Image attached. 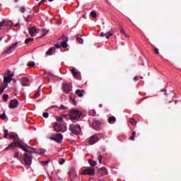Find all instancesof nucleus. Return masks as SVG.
<instances>
[{"label": "nucleus", "instance_id": "4", "mask_svg": "<svg viewBox=\"0 0 181 181\" xmlns=\"http://www.w3.org/2000/svg\"><path fill=\"white\" fill-rule=\"evenodd\" d=\"M69 130L74 135H79L80 132H81V127L78 124H71L69 126Z\"/></svg>", "mask_w": 181, "mask_h": 181}, {"label": "nucleus", "instance_id": "32", "mask_svg": "<svg viewBox=\"0 0 181 181\" xmlns=\"http://www.w3.org/2000/svg\"><path fill=\"white\" fill-rule=\"evenodd\" d=\"M129 122L132 124V125H136V120H135L134 118H130Z\"/></svg>", "mask_w": 181, "mask_h": 181}, {"label": "nucleus", "instance_id": "63", "mask_svg": "<svg viewBox=\"0 0 181 181\" xmlns=\"http://www.w3.org/2000/svg\"><path fill=\"white\" fill-rule=\"evenodd\" d=\"M99 181H104V180H100Z\"/></svg>", "mask_w": 181, "mask_h": 181}, {"label": "nucleus", "instance_id": "49", "mask_svg": "<svg viewBox=\"0 0 181 181\" xmlns=\"http://www.w3.org/2000/svg\"><path fill=\"white\" fill-rule=\"evenodd\" d=\"M56 25H62V21L61 20L57 21Z\"/></svg>", "mask_w": 181, "mask_h": 181}, {"label": "nucleus", "instance_id": "5", "mask_svg": "<svg viewBox=\"0 0 181 181\" xmlns=\"http://www.w3.org/2000/svg\"><path fill=\"white\" fill-rule=\"evenodd\" d=\"M54 130L55 132H66V131H67V128L64 126V124L56 123L54 125Z\"/></svg>", "mask_w": 181, "mask_h": 181}, {"label": "nucleus", "instance_id": "12", "mask_svg": "<svg viewBox=\"0 0 181 181\" xmlns=\"http://www.w3.org/2000/svg\"><path fill=\"white\" fill-rule=\"evenodd\" d=\"M100 141V139L98 138V135H93L90 137L88 139L89 145H94V144H97Z\"/></svg>", "mask_w": 181, "mask_h": 181}, {"label": "nucleus", "instance_id": "35", "mask_svg": "<svg viewBox=\"0 0 181 181\" xmlns=\"http://www.w3.org/2000/svg\"><path fill=\"white\" fill-rule=\"evenodd\" d=\"M35 62H30L28 63V67H35Z\"/></svg>", "mask_w": 181, "mask_h": 181}, {"label": "nucleus", "instance_id": "47", "mask_svg": "<svg viewBox=\"0 0 181 181\" xmlns=\"http://www.w3.org/2000/svg\"><path fill=\"white\" fill-rule=\"evenodd\" d=\"M25 11V7H21V8H20V12H21V13H24Z\"/></svg>", "mask_w": 181, "mask_h": 181}, {"label": "nucleus", "instance_id": "11", "mask_svg": "<svg viewBox=\"0 0 181 181\" xmlns=\"http://www.w3.org/2000/svg\"><path fill=\"white\" fill-rule=\"evenodd\" d=\"M69 177L70 180L73 181L77 178V173L74 168L69 169Z\"/></svg>", "mask_w": 181, "mask_h": 181}, {"label": "nucleus", "instance_id": "22", "mask_svg": "<svg viewBox=\"0 0 181 181\" xmlns=\"http://www.w3.org/2000/svg\"><path fill=\"white\" fill-rule=\"evenodd\" d=\"M55 50H56L55 47H51L47 50L45 54H47V56H52V54H53V52H54Z\"/></svg>", "mask_w": 181, "mask_h": 181}, {"label": "nucleus", "instance_id": "37", "mask_svg": "<svg viewBox=\"0 0 181 181\" xmlns=\"http://www.w3.org/2000/svg\"><path fill=\"white\" fill-rule=\"evenodd\" d=\"M64 162H66V159H64V158H60L59 160V165H64Z\"/></svg>", "mask_w": 181, "mask_h": 181}, {"label": "nucleus", "instance_id": "42", "mask_svg": "<svg viewBox=\"0 0 181 181\" xmlns=\"http://www.w3.org/2000/svg\"><path fill=\"white\" fill-rule=\"evenodd\" d=\"M99 163H103V156L100 155L98 158Z\"/></svg>", "mask_w": 181, "mask_h": 181}, {"label": "nucleus", "instance_id": "60", "mask_svg": "<svg viewBox=\"0 0 181 181\" xmlns=\"http://www.w3.org/2000/svg\"><path fill=\"white\" fill-rule=\"evenodd\" d=\"M49 1V2H53V1H54V0H48Z\"/></svg>", "mask_w": 181, "mask_h": 181}, {"label": "nucleus", "instance_id": "14", "mask_svg": "<svg viewBox=\"0 0 181 181\" xmlns=\"http://www.w3.org/2000/svg\"><path fill=\"white\" fill-rule=\"evenodd\" d=\"M18 105H19V102H18V100L14 99L11 100L9 104V108H11L12 110L17 108Z\"/></svg>", "mask_w": 181, "mask_h": 181}, {"label": "nucleus", "instance_id": "28", "mask_svg": "<svg viewBox=\"0 0 181 181\" xmlns=\"http://www.w3.org/2000/svg\"><path fill=\"white\" fill-rule=\"evenodd\" d=\"M89 115H91L92 117H95L97 112L94 110H91L88 112Z\"/></svg>", "mask_w": 181, "mask_h": 181}, {"label": "nucleus", "instance_id": "52", "mask_svg": "<svg viewBox=\"0 0 181 181\" xmlns=\"http://www.w3.org/2000/svg\"><path fill=\"white\" fill-rule=\"evenodd\" d=\"M55 47L57 49H60L62 47V45H59V44L55 45Z\"/></svg>", "mask_w": 181, "mask_h": 181}, {"label": "nucleus", "instance_id": "3", "mask_svg": "<svg viewBox=\"0 0 181 181\" xmlns=\"http://www.w3.org/2000/svg\"><path fill=\"white\" fill-rule=\"evenodd\" d=\"M13 76V74H11V71L8 70L6 72V75L4 76V83L6 87H8V84H9L10 81H12V77Z\"/></svg>", "mask_w": 181, "mask_h": 181}, {"label": "nucleus", "instance_id": "50", "mask_svg": "<svg viewBox=\"0 0 181 181\" xmlns=\"http://www.w3.org/2000/svg\"><path fill=\"white\" fill-rule=\"evenodd\" d=\"M134 81H138L139 80V76H135L134 78Z\"/></svg>", "mask_w": 181, "mask_h": 181}, {"label": "nucleus", "instance_id": "43", "mask_svg": "<svg viewBox=\"0 0 181 181\" xmlns=\"http://www.w3.org/2000/svg\"><path fill=\"white\" fill-rule=\"evenodd\" d=\"M8 88V86L4 85L2 88H0V91L1 93H4V91H5V88Z\"/></svg>", "mask_w": 181, "mask_h": 181}, {"label": "nucleus", "instance_id": "15", "mask_svg": "<svg viewBox=\"0 0 181 181\" xmlns=\"http://www.w3.org/2000/svg\"><path fill=\"white\" fill-rule=\"evenodd\" d=\"M21 85L23 87H28L29 86V78L24 76L21 78Z\"/></svg>", "mask_w": 181, "mask_h": 181}, {"label": "nucleus", "instance_id": "51", "mask_svg": "<svg viewBox=\"0 0 181 181\" xmlns=\"http://www.w3.org/2000/svg\"><path fill=\"white\" fill-rule=\"evenodd\" d=\"M35 95V97H39V95H40V91L38 90Z\"/></svg>", "mask_w": 181, "mask_h": 181}, {"label": "nucleus", "instance_id": "24", "mask_svg": "<svg viewBox=\"0 0 181 181\" xmlns=\"http://www.w3.org/2000/svg\"><path fill=\"white\" fill-rule=\"evenodd\" d=\"M83 93H84V91H83V90H80V89H77V90H76V94L77 95H78V97H83V96L84 95V94H83Z\"/></svg>", "mask_w": 181, "mask_h": 181}, {"label": "nucleus", "instance_id": "38", "mask_svg": "<svg viewBox=\"0 0 181 181\" xmlns=\"http://www.w3.org/2000/svg\"><path fill=\"white\" fill-rule=\"evenodd\" d=\"M14 158H16V159H21V157L19 156V152L16 151L14 153Z\"/></svg>", "mask_w": 181, "mask_h": 181}, {"label": "nucleus", "instance_id": "62", "mask_svg": "<svg viewBox=\"0 0 181 181\" xmlns=\"http://www.w3.org/2000/svg\"><path fill=\"white\" fill-rule=\"evenodd\" d=\"M1 40H2V37H0V42H1Z\"/></svg>", "mask_w": 181, "mask_h": 181}, {"label": "nucleus", "instance_id": "30", "mask_svg": "<svg viewBox=\"0 0 181 181\" xmlns=\"http://www.w3.org/2000/svg\"><path fill=\"white\" fill-rule=\"evenodd\" d=\"M88 163L90 165V166H95V165H97V162L93 160H89Z\"/></svg>", "mask_w": 181, "mask_h": 181}, {"label": "nucleus", "instance_id": "56", "mask_svg": "<svg viewBox=\"0 0 181 181\" xmlns=\"http://www.w3.org/2000/svg\"><path fill=\"white\" fill-rule=\"evenodd\" d=\"M61 108H62V110H67V107H64L63 105H61Z\"/></svg>", "mask_w": 181, "mask_h": 181}, {"label": "nucleus", "instance_id": "6", "mask_svg": "<svg viewBox=\"0 0 181 181\" xmlns=\"http://www.w3.org/2000/svg\"><path fill=\"white\" fill-rule=\"evenodd\" d=\"M32 159H33L32 156H30L28 153H24L23 162L25 166H30L32 165Z\"/></svg>", "mask_w": 181, "mask_h": 181}, {"label": "nucleus", "instance_id": "40", "mask_svg": "<svg viewBox=\"0 0 181 181\" xmlns=\"http://www.w3.org/2000/svg\"><path fill=\"white\" fill-rule=\"evenodd\" d=\"M57 121L58 122H61V121H63V116L61 115V116L57 117Z\"/></svg>", "mask_w": 181, "mask_h": 181}, {"label": "nucleus", "instance_id": "8", "mask_svg": "<svg viewBox=\"0 0 181 181\" xmlns=\"http://www.w3.org/2000/svg\"><path fill=\"white\" fill-rule=\"evenodd\" d=\"M49 139L55 141V142H57V144H62V142H63V135L60 134H55L52 135V137H49Z\"/></svg>", "mask_w": 181, "mask_h": 181}, {"label": "nucleus", "instance_id": "34", "mask_svg": "<svg viewBox=\"0 0 181 181\" xmlns=\"http://www.w3.org/2000/svg\"><path fill=\"white\" fill-rule=\"evenodd\" d=\"M90 16L93 19H95V18H97V13L95 11H92L90 13Z\"/></svg>", "mask_w": 181, "mask_h": 181}, {"label": "nucleus", "instance_id": "9", "mask_svg": "<svg viewBox=\"0 0 181 181\" xmlns=\"http://www.w3.org/2000/svg\"><path fill=\"white\" fill-rule=\"evenodd\" d=\"M81 175H88L89 176H94L95 175V170L91 168H88L83 170Z\"/></svg>", "mask_w": 181, "mask_h": 181}, {"label": "nucleus", "instance_id": "36", "mask_svg": "<svg viewBox=\"0 0 181 181\" xmlns=\"http://www.w3.org/2000/svg\"><path fill=\"white\" fill-rule=\"evenodd\" d=\"M0 118L1 119H6V114L5 113V112H4V113L0 115Z\"/></svg>", "mask_w": 181, "mask_h": 181}, {"label": "nucleus", "instance_id": "61", "mask_svg": "<svg viewBox=\"0 0 181 181\" xmlns=\"http://www.w3.org/2000/svg\"><path fill=\"white\" fill-rule=\"evenodd\" d=\"M139 78L143 79L144 78L142 76H139Z\"/></svg>", "mask_w": 181, "mask_h": 181}, {"label": "nucleus", "instance_id": "16", "mask_svg": "<svg viewBox=\"0 0 181 181\" xmlns=\"http://www.w3.org/2000/svg\"><path fill=\"white\" fill-rule=\"evenodd\" d=\"M69 42V37L62 36V42L61 44V46L64 47V49H66L67 47V42Z\"/></svg>", "mask_w": 181, "mask_h": 181}, {"label": "nucleus", "instance_id": "25", "mask_svg": "<svg viewBox=\"0 0 181 181\" xmlns=\"http://www.w3.org/2000/svg\"><path fill=\"white\" fill-rule=\"evenodd\" d=\"M115 121H117V119L114 116H112L108 118L109 124H114V122H115Z\"/></svg>", "mask_w": 181, "mask_h": 181}, {"label": "nucleus", "instance_id": "13", "mask_svg": "<svg viewBox=\"0 0 181 181\" xmlns=\"http://www.w3.org/2000/svg\"><path fill=\"white\" fill-rule=\"evenodd\" d=\"M93 128L95 131L101 130V122L100 120H94L93 122Z\"/></svg>", "mask_w": 181, "mask_h": 181}, {"label": "nucleus", "instance_id": "17", "mask_svg": "<svg viewBox=\"0 0 181 181\" xmlns=\"http://www.w3.org/2000/svg\"><path fill=\"white\" fill-rule=\"evenodd\" d=\"M72 87L73 86L71 85L64 84L63 86L64 93H66L67 94H69V93H70V91H71Z\"/></svg>", "mask_w": 181, "mask_h": 181}, {"label": "nucleus", "instance_id": "1", "mask_svg": "<svg viewBox=\"0 0 181 181\" xmlns=\"http://www.w3.org/2000/svg\"><path fill=\"white\" fill-rule=\"evenodd\" d=\"M13 142L16 147L21 148V149L24 151V152H28V153H35V148L28 146L27 144H23L19 141H15V140Z\"/></svg>", "mask_w": 181, "mask_h": 181}, {"label": "nucleus", "instance_id": "33", "mask_svg": "<svg viewBox=\"0 0 181 181\" xmlns=\"http://www.w3.org/2000/svg\"><path fill=\"white\" fill-rule=\"evenodd\" d=\"M33 40H35V39H33V38H27L25 40V45H28V43H30V42H33Z\"/></svg>", "mask_w": 181, "mask_h": 181}, {"label": "nucleus", "instance_id": "27", "mask_svg": "<svg viewBox=\"0 0 181 181\" xmlns=\"http://www.w3.org/2000/svg\"><path fill=\"white\" fill-rule=\"evenodd\" d=\"M35 153H37V155H40V156H42V155H43L44 153H46V150L41 149L39 151L35 152Z\"/></svg>", "mask_w": 181, "mask_h": 181}, {"label": "nucleus", "instance_id": "23", "mask_svg": "<svg viewBox=\"0 0 181 181\" xmlns=\"http://www.w3.org/2000/svg\"><path fill=\"white\" fill-rule=\"evenodd\" d=\"M28 32L30 35V36H35V33H36V28L32 27L28 30Z\"/></svg>", "mask_w": 181, "mask_h": 181}, {"label": "nucleus", "instance_id": "54", "mask_svg": "<svg viewBox=\"0 0 181 181\" xmlns=\"http://www.w3.org/2000/svg\"><path fill=\"white\" fill-rule=\"evenodd\" d=\"M18 25H19V22H18V23H16V24L11 23V26H18Z\"/></svg>", "mask_w": 181, "mask_h": 181}, {"label": "nucleus", "instance_id": "10", "mask_svg": "<svg viewBox=\"0 0 181 181\" xmlns=\"http://www.w3.org/2000/svg\"><path fill=\"white\" fill-rule=\"evenodd\" d=\"M8 136L10 139H13L14 141H16V139H18L17 134H15V133L8 134V129H4V138H8Z\"/></svg>", "mask_w": 181, "mask_h": 181}, {"label": "nucleus", "instance_id": "48", "mask_svg": "<svg viewBox=\"0 0 181 181\" xmlns=\"http://www.w3.org/2000/svg\"><path fill=\"white\" fill-rule=\"evenodd\" d=\"M154 52L156 54H159V49H158V48H155Z\"/></svg>", "mask_w": 181, "mask_h": 181}, {"label": "nucleus", "instance_id": "20", "mask_svg": "<svg viewBox=\"0 0 181 181\" xmlns=\"http://www.w3.org/2000/svg\"><path fill=\"white\" fill-rule=\"evenodd\" d=\"M98 172L102 176H105V175H108V170H106L105 168H101L98 170Z\"/></svg>", "mask_w": 181, "mask_h": 181}, {"label": "nucleus", "instance_id": "29", "mask_svg": "<svg viewBox=\"0 0 181 181\" xmlns=\"http://www.w3.org/2000/svg\"><path fill=\"white\" fill-rule=\"evenodd\" d=\"M135 135H136V132H132V136H130V141H135Z\"/></svg>", "mask_w": 181, "mask_h": 181}, {"label": "nucleus", "instance_id": "21", "mask_svg": "<svg viewBox=\"0 0 181 181\" xmlns=\"http://www.w3.org/2000/svg\"><path fill=\"white\" fill-rule=\"evenodd\" d=\"M9 23V21H4L2 22H0V30H2V29H5L6 26H8Z\"/></svg>", "mask_w": 181, "mask_h": 181}, {"label": "nucleus", "instance_id": "45", "mask_svg": "<svg viewBox=\"0 0 181 181\" xmlns=\"http://www.w3.org/2000/svg\"><path fill=\"white\" fill-rule=\"evenodd\" d=\"M41 164L42 166H46V165H49V161H42Z\"/></svg>", "mask_w": 181, "mask_h": 181}, {"label": "nucleus", "instance_id": "26", "mask_svg": "<svg viewBox=\"0 0 181 181\" xmlns=\"http://www.w3.org/2000/svg\"><path fill=\"white\" fill-rule=\"evenodd\" d=\"M15 143L13 141L11 144L8 145V147H6L5 151H9V149H12V148H15Z\"/></svg>", "mask_w": 181, "mask_h": 181}, {"label": "nucleus", "instance_id": "2", "mask_svg": "<svg viewBox=\"0 0 181 181\" xmlns=\"http://www.w3.org/2000/svg\"><path fill=\"white\" fill-rule=\"evenodd\" d=\"M83 115L81 111L77 109H72L69 113V118L71 121H76V119H80V117Z\"/></svg>", "mask_w": 181, "mask_h": 181}, {"label": "nucleus", "instance_id": "7", "mask_svg": "<svg viewBox=\"0 0 181 181\" xmlns=\"http://www.w3.org/2000/svg\"><path fill=\"white\" fill-rule=\"evenodd\" d=\"M16 47H18V42L12 44L11 46L6 47L4 51V53L5 54H11V53L15 52V49H16Z\"/></svg>", "mask_w": 181, "mask_h": 181}, {"label": "nucleus", "instance_id": "31", "mask_svg": "<svg viewBox=\"0 0 181 181\" xmlns=\"http://www.w3.org/2000/svg\"><path fill=\"white\" fill-rule=\"evenodd\" d=\"M76 42L80 43V45H83V43H84V40L81 37H76Z\"/></svg>", "mask_w": 181, "mask_h": 181}, {"label": "nucleus", "instance_id": "46", "mask_svg": "<svg viewBox=\"0 0 181 181\" xmlns=\"http://www.w3.org/2000/svg\"><path fill=\"white\" fill-rule=\"evenodd\" d=\"M47 0H41L40 1V3L38 4L37 8H39L40 6V5H42V4H45V2H46Z\"/></svg>", "mask_w": 181, "mask_h": 181}, {"label": "nucleus", "instance_id": "39", "mask_svg": "<svg viewBox=\"0 0 181 181\" xmlns=\"http://www.w3.org/2000/svg\"><path fill=\"white\" fill-rule=\"evenodd\" d=\"M47 30L46 29H42V36H45V35H47Z\"/></svg>", "mask_w": 181, "mask_h": 181}, {"label": "nucleus", "instance_id": "59", "mask_svg": "<svg viewBox=\"0 0 181 181\" xmlns=\"http://www.w3.org/2000/svg\"><path fill=\"white\" fill-rule=\"evenodd\" d=\"M100 108H103V105H99Z\"/></svg>", "mask_w": 181, "mask_h": 181}, {"label": "nucleus", "instance_id": "44", "mask_svg": "<svg viewBox=\"0 0 181 181\" xmlns=\"http://www.w3.org/2000/svg\"><path fill=\"white\" fill-rule=\"evenodd\" d=\"M42 117H44V118H49V113L48 112H44L42 115Z\"/></svg>", "mask_w": 181, "mask_h": 181}, {"label": "nucleus", "instance_id": "18", "mask_svg": "<svg viewBox=\"0 0 181 181\" xmlns=\"http://www.w3.org/2000/svg\"><path fill=\"white\" fill-rule=\"evenodd\" d=\"M71 71L74 78H78V76H80V72H78V71L76 68H73L72 69H71Z\"/></svg>", "mask_w": 181, "mask_h": 181}, {"label": "nucleus", "instance_id": "64", "mask_svg": "<svg viewBox=\"0 0 181 181\" xmlns=\"http://www.w3.org/2000/svg\"><path fill=\"white\" fill-rule=\"evenodd\" d=\"M2 94L1 91L0 90V95Z\"/></svg>", "mask_w": 181, "mask_h": 181}, {"label": "nucleus", "instance_id": "55", "mask_svg": "<svg viewBox=\"0 0 181 181\" xmlns=\"http://www.w3.org/2000/svg\"><path fill=\"white\" fill-rule=\"evenodd\" d=\"M120 33H122V35H124L125 33V30H124V29H121Z\"/></svg>", "mask_w": 181, "mask_h": 181}, {"label": "nucleus", "instance_id": "58", "mask_svg": "<svg viewBox=\"0 0 181 181\" xmlns=\"http://www.w3.org/2000/svg\"><path fill=\"white\" fill-rule=\"evenodd\" d=\"M72 101H74V105H76V100L74 99H72Z\"/></svg>", "mask_w": 181, "mask_h": 181}, {"label": "nucleus", "instance_id": "19", "mask_svg": "<svg viewBox=\"0 0 181 181\" xmlns=\"http://www.w3.org/2000/svg\"><path fill=\"white\" fill-rule=\"evenodd\" d=\"M113 33H110V32H107V33H100V36L101 37H106V39H110V37L113 36Z\"/></svg>", "mask_w": 181, "mask_h": 181}, {"label": "nucleus", "instance_id": "41", "mask_svg": "<svg viewBox=\"0 0 181 181\" xmlns=\"http://www.w3.org/2000/svg\"><path fill=\"white\" fill-rule=\"evenodd\" d=\"M8 97L9 96L8 95H6V94L4 95V96H3L4 101H8Z\"/></svg>", "mask_w": 181, "mask_h": 181}, {"label": "nucleus", "instance_id": "53", "mask_svg": "<svg viewBox=\"0 0 181 181\" xmlns=\"http://www.w3.org/2000/svg\"><path fill=\"white\" fill-rule=\"evenodd\" d=\"M161 91H162V93H165V95H168V93H166L165 89H162Z\"/></svg>", "mask_w": 181, "mask_h": 181}, {"label": "nucleus", "instance_id": "57", "mask_svg": "<svg viewBox=\"0 0 181 181\" xmlns=\"http://www.w3.org/2000/svg\"><path fill=\"white\" fill-rule=\"evenodd\" d=\"M125 37H129V35L126 33L123 34Z\"/></svg>", "mask_w": 181, "mask_h": 181}]
</instances>
